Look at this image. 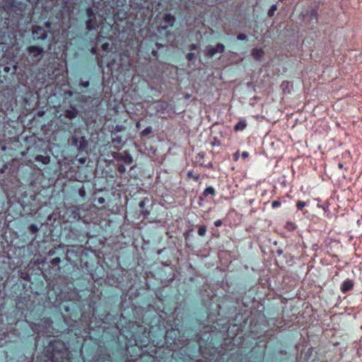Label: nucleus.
<instances>
[{
  "label": "nucleus",
  "mask_w": 362,
  "mask_h": 362,
  "mask_svg": "<svg viewBox=\"0 0 362 362\" xmlns=\"http://www.w3.org/2000/svg\"><path fill=\"white\" fill-rule=\"evenodd\" d=\"M72 145L80 152L85 151L88 146V141L84 136L78 138L76 136H72Z\"/></svg>",
  "instance_id": "obj_1"
},
{
  "label": "nucleus",
  "mask_w": 362,
  "mask_h": 362,
  "mask_svg": "<svg viewBox=\"0 0 362 362\" xmlns=\"http://www.w3.org/2000/svg\"><path fill=\"white\" fill-rule=\"evenodd\" d=\"M86 15L88 20L86 21V25L88 30L91 31L96 28L97 24L95 22L94 12L92 8H88L86 9Z\"/></svg>",
  "instance_id": "obj_2"
},
{
  "label": "nucleus",
  "mask_w": 362,
  "mask_h": 362,
  "mask_svg": "<svg viewBox=\"0 0 362 362\" xmlns=\"http://www.w3.org/2000/svg\"><path fill=\"white\" fill-rule=\"evenodd\" d=\"M225 46L223 44L218 43L216 47L209 45L206 47V54L212 57L216 53H222L224 52Z\"/></svg>",
  "instance_id": "obj_3"
},
{
  "label": "nucleus",
  "mask_w": 362,
  "mask_h": 362,
  "mask_svg": "<svg viewBox=\"0 0 362 362\" xmlns=\"http://www.w3.org/2000/svg\"><path fill=\"white\" fill-rule=\"evenodd\" d=\"M33 38L36 40H44L47 37L46 30L39 26L35 27L33 30Z\"/></svg>",
  "instance_id": "obj_4"
},
{
  "label": "nucleus",
  "mask_w": 362,
  "mask_h": 362,
  "mask_svg": "<svg viewBox=\"0 0 362 362\" xmlns=\"http://www.w3.org/2000/svg\"><path fill=\"white\" fill-rule=\"evenodd\" d=\"M318 21V13L317 11L315 8H313L310 11L309 13V19L308 21V24L313 28Z\"/></svg>",
  "instance_id": "obj_5"
},
{
  "label": "nucleus",
  "mask_w": 362,
  "mask_h": 362,
  "mask_svg": "<svg viewBox=\"0 0 362 362\" xmlns=\"http://www.w3.org/2000/svg\"><path fill=\"white\" fill-rule=\"evenodd\" d=\"M28 53L36 58L40 56L43 52V49L38 46H30L27 49Z\"/></svg>",
  "instance_id": "obj_6"
},
{
  "label": "nucleus",
  "mask_w": 362,
  "mask_h": 362,
  "mask_svg": "<svg viewBox=\"0 0 362 362\" xmlns=\"http://www.w3.org/2000/svg\"><path fill=\"white\" fill-rule=\"evenodd\" d=\"M353 286H354L353 280L347 279L342 282L340 290L342 293H345L347 291L351 290Z\"/></svg>",
  "instance_id": "obj_7"
},
{
  "label": "nucleus",
  "mask_w": 362,
  "mask_h": 362,
  "mask_svg": "<svg viewBox=\"0 0 362 362\" xmlns=\"http://www.w3.org/2000/svg\"><path fill=\"white\" fill-rule=\"evenodd\" d=\"M165 27H171L173 25L175 18L171 13H166L163 17Z\"/></svg>",
  "instance_id": "obj_8"
},
{
  "label": "nucleus",
  "mask_w": 362,
  "mask_h": 362,
  "mask_svg": "<svg viewBox=\"0 0 362 362\" xmlns=\"http://www.w3.org/2000/svg\"><path fill=\"white\" fill-rule=\"evenodd\" d=\"M118 160L123 161L127 165H130L133 163L132 156L127 152H125L124 155L120 156Z\"/></svg>",
  "instance_id": "obj_9"
},
{
  "label": "nucleus",
  "mask_w": 362,
  "mask_h": 362,
  "mask_svg": "<svg viewBox=\"0 0 362 362\" xmlns=\"http://www.w3.org/2000/svg\"><path fill=\"white\" fill-rule=\"evenodd\" d=\"M35 161L40 162L44 165H47L50 162V157L49 156L37 155L35 158Z\"/></svg>",
  "instance_id": "obj_10"
},
{
  "label": "nucleus",
  "mask_w": 362,
  "mask_h": 362,
  "mask_svg": "<svg viewBox=\"0 0 362 362\" xmlns=\"http://www.w3.org/2000/svg\"><path fill=\"white\" fill-rule=\"evenodd\" d=\"M247 127V122L246 120L244 119H241L239 120V122L235 125L234 130L235 132L238 131H243Z\"/></svg>",
  "instance_id": "obj_11"
},
{
  "label": "nucleus",
  "mask_w": 362,
  "mask_h": 362,
  "mask_svg": "<svg viewBox=\"0 0 362 362\" xmlns=\"http://www.w3.org/2000/svg\"><path fill=\"white\" fill-rule=\"evenodd\" d=\"M263 54H264V52H263L262 49H261V48H254L252 50V56L256 60L260 59V58L263 56Z\"/></svg>",
  "instance_id": "obj_12"
},
{
  "label": "nucleus",
  "mask_w": 362,
  "mask_h": 362,
  "mask_svg": "<svg viewBox=\"0 0 362 362\" xmlns=\"http://www.w3.org/2000/svg\"><path fill=\"white\" fill-rule=\"evenodd\" d=\"M209 195H215V189L213 187H208L203 192V197H207Z\"/></svg>",
  "instance_id": "obj_13"
},
{
  "label": "nucleus",
  "mask_w": 362,
  "mask_h": 362,
  "mask_svg": "<svg viewBox=\"0 0 362 362\" xmlns=\"http://www.w3.org/2000/svg\"><path fill=\"white\" fill-rule=\"evenodd\" d=\"M65 115L69 119L75 118L77 115V112L75 110H66Z\"/></svg>",
  "instance_id": "obj_14"
},
{
  "label": "nucleus",
  "mask_w": 362,
  "mask_h": 362,
  "mask_svg": "<svg viewBox=\"0 0 362 362\" xmlns=\"http://www.w3.org/2000/svg\"><path fill=\"white\" fill-rule=\"evenodd\" d=\"M277 10V6L275 4H273L269 10L268 11V16L269 17H272L274 15L275 11Z\"/></svg>",
  "instance_id": "obj_15"
},
{
  "label": "nucleus",
  "mask_w": 362,
  "mask_h": 362,
  "mask_svg": "<svg viewBox=\"0 0 362 362\" xmlns=\"http://www.w3.org/2000/svg\"><path fill=\"white\" fill-rule=\"evenodd\" d=\"M29 230L31 233L35 234L39 230V228L36 224L33 223V224L30 225Z\"/></svg>",
  "instance_id": "obj_16"
},
{
  "label": "nucleus",
  "mask_w": 362,
  "mask_h": 362,
  "mask_svg": "<svg viewBox=\"0 0 362 362\" xmlns=\"http://www.w3.org/2000/svg\"><path fill=\"white\" fill-rule=\"evenodd\" d=\"M206 232V226H202L199 227V229H198V235H199L204 236V235H205Z\"/></svg>",
  "instance_id": "obj_17"
},
{
  "label": "nucleus",
  "mask_w": 362,
  "mask_h": 362,
  "mask_svg": "<svg viewBox=\"0 0 362 362\" xmlns=\"http://www.w3.org/2000/svg\"><path fill=\"white\" fill-rule=\"evenodd\" d=\"M306 202L303 201H298L296 204V207L298 210H302L304 206H306Z\"/></svg>",
  "instance_id": "obj_18"
},
{
  "label": "nucleus",
  "mask_w": 362,
  "mask_h": 362,
  "mask_svg": "<svg viewBox=\"0 0 362 362\" xmlns=\"http://www.w3.org/2000/svg\"><path fill=\"white\" fill-rule=\"evenodd\" d=\"M152 132V128L151 127H147L146 129H144L142 132H141V134L143 136H146L148 134H149L151 132Z\"/></svg>",
  "instance_id": "obj_19"
},
{
  "label": "nucleus",
  "mask_w": 362,
  "mask_h": 362,
  "mask_svg": "<svg viewBox=\"0 0 362 362\" xmlns=\"http://www.w3.org/2000/svg\"><path fill=\"white\" fill-rule=\"evenodd\" d=\"M117 170L119 173L123 174L126 172L127 169L124 165L119 164L117 166Z\"/></svg>",
  "instance_id": "obj_20"
},
{
  "label": "nucleus",
  "mask_w": 362,
  "mask_h": 362,
  "mask_svg": "<svg viewBox=\"0 0 362 362\" xmlns=\"http://www.w3.org/2000/svg\"><path fill=\"white\" fill-rule=\"evenodd\" d=\"M317 206L322 208L325 212L329 210V204L327 203H324L323 204H317Z\"/></svg>",
  "instance_id": "obj_21"
},
{
  "label": "nucleus",
  "mask_w": 362,
  "mask_h": 362,
  "mask_svg": "<svg viewBox=\"0 0 362 362\" xmlns=\"http://www.w3.org/2000/svg\"><path fill=\"white\" fill-rule=\"evenodd\" d=\"M281 203L279 200H275L272 204V207L273 209H276L281 206Z\"/></svg>",
  "instance_id": "obj_22"
},
{
  "label": "nucleus",
  "mask_w": 362,
  "mask_h": 362,
  "mask_svg": "<svg viewBox=\"0 0 362 362\" xmlns=\"http://www.w3.org/2000/svg\"><path fill=\"white\" fill-rule=\"evenodd\" d=\"M61 262V259L59 257H54L51 259L50 263L53 265H57Z\"/></svg>",
  "instance_id": "obj_23"
},
{
  "label": "nucleus",
  "mask_w": 362,
  "mask_h": 362,
  "mask_svg": "<svg viewBox=\"0 0 362 362\" xmlns=\"http://www.w3.org/2000/svg\"><path fill=\"white\" fill-rule=\"evenodd\" d=\"M286 228L288 230H293L296 228V225L293 223H287Z\"/></svg>",
  "instance_id": "obj_24"
},
{
  "label": "nucleus",
  "mask_w": 362,
  "mask_h": 362,
  "mask_svg": "<svg viewBox=\"0 0 362 362\" xmlns=\"http://www.w3.org/2000/svg\"><path fill=\"white\" fill-rule=\"evenodd\" d=\"M238 40H245L247 39V35L244 33H240L237 36Z\"/></svg>",
  "instance_id": "obj_25"
},
{
  "label": "nucleus",
  "mask_w": 362,
  "mask_h": 362,
  "mask_svg": "<svg viewBox=\"0 0 362 362\" xmlns=\"http://www.w3.org/2000/svg\"><path fill=\"white\" fill-rule=\"evenodd\" d=\"M187 59L188 61H192L194 59V54L189 52L187 54Z\"/></svg>",
  "instance_id": "obj_26"
},
{
  "label": "nucleus",
  "mask_w": 362,
  "mask_h": 362,
  "mask_svg": "<svg viewBox=\"0 0 362 362\" xmlns=\"http://www.w3.org/2000/svg\"><path fill=\"white\" fill-rule=\"evenodd\" d=\"M90 83L89 81H82L81 83V86L83 88H88L89 86Z\"/></svg>",
  "instance_id": "obj_27"
},
{
  "label": "nucleus",
  "mask_w": 362,
  "mask_h": 362,
  "mask_svg": "<svg viewBox=\"0 0 362 362\" xmlns=\"http://www.w3.org/2000/svg\"><path fill=\"white\" fill-rule=\"evenodd\" d=\"M109 47H110L109 43L105 42V43H103V45H102V49H103V50H105H105H107V49H108Z\"/></svg>",
  "instance_id": "obj_28"
},
{
  "label": "nucleus",
  "mask_w": 362,
  "mask_h": 362,
  "mask_svg": "<svg viewBox=\"0 0 362 362\" xmlns=\"http://www.w3.org/2000/svg\"><path fill=\"white\" fill-rule=\"evenodd\" d=\"M175 332H176V330H175V329H173V330H171V331H168V332H166V335H165L166 338L170 337L171 334H172L173 333H174V334H175Z\"/></svg>",
  "instance_id": "obj_29"
},
{
  "label": "nucleus",
  "mask_w": 362,
  "mask_h": 362,
  "mask_svg": "<svg viewBox=\"0 0 362 362\" xmlns=\"http://www.w3.org/2000/svg\"><path fill=\"white\" fill-rule=\"evenodd\" d=\"M222 225V221L221 220H217L214 222V226L216 227H220Z\"/></svg>",
  "instance_id": "obj_30"
},
{
  "label": "nucleus",
  "mask_w": 362,
  "mask_h": 362,
  "mask_svg": "<svg viewBox=\"0 0 362 362\" xmlns=\"http://www.w3.org/2000/svg\"><path fill=\"white\" fill-rule=\"evenodd\" d=\"M197 47H198V46H197L196 44H192V45H190V47H189V49H190L191 50H195V49H197Z\"/></svg>",
  "instance_id": "obj_31"
},
{
  "label": "nucleus",
  "mask_w": 362,
  "mask_h": 362,
  "mask_svg": "<svg viewBox=\"0 0 362 362\" xmlns=\"http://www.w3.org/2000/svg\"><path fill=\"white\" fill-rule=\"evenodd\" d=\"M78 161L80 163L84 164L86 162V158H78Z\"/></svg>",
  "instance_id": "obj_32"
},
{
  "label": "nucleus",
  "mask_w": 362,
  "mask_h": 362,
  "mask_svg": "<svg viewBox=\"0 0 362 362\" xmlns=\"http://www.w3.org/2000/svg\"><path fill=\"white\" fill-rule=\"evenodd\" d=\"M248 156H249V153L247 151H243L242 153V157L244 158L248 157Z\"/></svg>",
  "instance_id": "obj_33"
},
{
  "label": "nucleus",
  "mask_w": 362,
  "mask_h": 362,
  "mask_svg": "<svg viewBox=\"0 0 362 362\" xmlns=\"http://www.w3.org/2000/svg\"><path fill=\"white\" fill-rule=\"evenodd\" d=\"M145 204H146V203H145V202H144V201H141V202H139V207H140V208H144V206H145Z\"/></svg>",
  "instance_id": "obj_34"
},
{
  "label": "nucleus",
  "mask_w": 362,
  "mask_h": 362,
  "mask_svg": "<svg viewBox=\"0 0 362 362\" xmlns=\"http://www.w3.org/2000/svg\"><path fill=\"white\" fill-rule=\"evenodd\" d=\"M51 25H52V23H51L50 22H49V21H47V23H45V27H46L47 28H51Z\"/></svg>",
  "instance_id": "obj_35"
},
{
  "label": "nucleus",
  "mask_w": 362,
  "mask_h": 362,
  "mask_svg": "<svg viewBox=\"0 0 362 362\" xmlns=\"http://www.w3.org/2000/svg\"><path fill=\"white\" fill-rule=\"evenodd\" d=\"M96 51H97V48H96V47H92V49H91V51H90V52H91V53H92L93 54H96Z\"/></svg>",
  "instance_id": "obj_36"
},
{
  "label": "nucleus",
  "mask_w": 362,
  "mask_h": 362,
  "mask_svg": "<svg viewBox=\"0 0 362 362\" xmlns=\"http://www.w3.org/2000/svg\"><path fill=\"white\" fill-rule=\"evenodd\" d=\"M98 202H99L100 204H103V203L105 202V199H104V198H103V197L99 198V199H98Z\"/></svg>",
  "instance_id": "obj_37"
},
{
  "label": "nucleus",
  "mask_w": 362,
  "mask_h": 362,
  "mask_svg": "<svg viewBox=\"0 0 362 362\" xmlns=\"http://www.w3.org/2000/svg\"><path fill=\"white\" fill-rule=\"evenodd\" d=\"M193 177H194V179L195 180H199V175H194Z\"/></svg>",
  "instance_id": "obj_38"
},
{
  "label": "nucleus",
  "mask_w": 362,
  "mask_h": 362,
  "mask_svg": "<svg viewBox=\"0 0 362 362\" xmlns=\"http://www.w3.org/2000/svg\"><path fill=\"white\" fill-rule=\"evenodd\" d=\"M9 70H10V68H9L8 66H5V67H4V71H5L6 72H8Z\"/></svg>",
  "instance_id": "obj_39"
},
{
  "label": "nucleus",
  "mask_w": 362,
  "mask_h": 362,
  "mask_svg": "<svg viewBox=\"0 0 362 362\" xmlns=\"http://www.w3.org/2000/svg\"><path fill=\"white\" fill-rule=\"evenodd\" d=\"M142 214H143L144 216H146V215L148 214L149 213H148V211H143V212H142Z\"/></svg>",
  "instance_id": "obj_40"
},
{
  "label": "nucleus",
  "mask_w": 362,
  "mask_h": 362,
  "mask_svg": "<svg viewBox=\"0 0 362 362\" xmlns=\"http://www.w3.org/2000/svg\"><path fill=\"white\" fill-rule=\"evenodd\" d=\"M338 166H339V168H343V165L341 163H339Z\"/></svg>",
  "instance_id": "obj_41"
},
{
  "label": "nucleus",
  "mask_w": 362,
  "mask_h": 362,
  "mask_svg": "<svg viewBox=\"0 0 362 362\" xmlns=\"http://www.w3.org/2000/svg\"><path fill=\"white\" fill-rule=\"evenodd\" d=\"M277 252H278L279 255H281L282 253V251L281 250H278Z\"/></svg>",
  "instance_id": "obj_42"
},
{
  "label": "nucleus",
  "mask_w": 362,
  "mask_h": 362,
  "mask_svg": "<svg viewBox=\"0 0 362 362\" xmlns=\"http://www.w3.org/2000/svg\"><path fill=\"white\" fill-rule=\"evenodd\" d=\"M282 84H283V85H284V84L288 85V82H284Z\"/></svg>",
  "instance_id": "obj_43"
},
{
  "label": "nucleus",
  "mask_w": 362,
  "mask_h": 362,
  "mask_svg": "<svg viewBox=\"0 0 362 362\" xmlns=\"http://www.w3.org/2000/svg\"><path fill=\"white\" fill-rule=\"evenodd\" d=\"M188 176H192V173L191 172L188 173Z\"/></svg>",
  "instance_id": "obj_44"
},
{
  "label": "nucleus",
  "mask_w": 362,
  "mask_h": 362,
  "mask_svg": "<svg viewBox=\"0 0 362 362\" xmlns=\"http://www.w3.org/2000/svg\"><path fill=\"white\" fill-rule=\"evenodd\" d=\"M199 199H200V201H202V200H203V197H202V196H201V197H199Z\"/></svg>",
  "instance_id": "obj_45"
}]
</instances>
